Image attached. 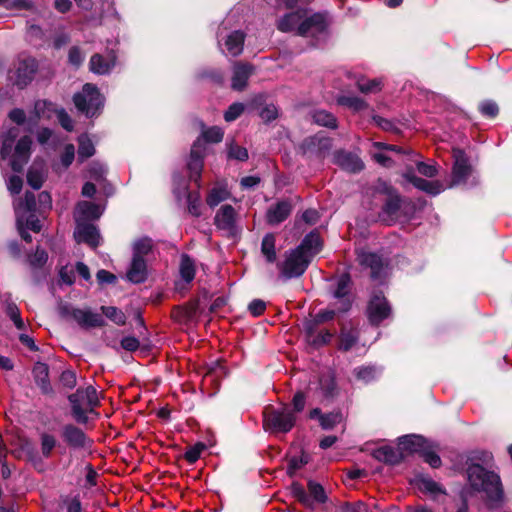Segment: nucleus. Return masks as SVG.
<instances>
[{"mask_svg": "<svg viewBox=\"0 0 512 512\" xmlns=\"http://www.w3.org/2000/svg\"><path fill=\"white\" fill-rule=\"evenodd\" d=\"M328 26V20L325 14L315 13L307 15V10L300 9L288 13L279 19L277 27L282 32L296 31L301 36H316L323 33Z\"/></svg>", "mask_w": 512, "mask_h": 512, "instance_id": "obj_1", "label": "nucleus"}, {"mask_svg": "<svg viewBox=\"0 0 512 512\" xmlns=\"http://www.w3.org/2000/svg\"><path fill=\"white\" fill-rule=\"evenodd\" d=\"M467 475L474 490L485 492L492 500H498L501 497V483L497 474L485 470L479 464H473L469 466Z\"/></svg>", "mask_w": 512, "mask_h": 512, "instance_id": "obj_2", "label": "nucleus"}, {"mask_svg": "<svg viewBox=\"0 0 512 512\" xmlns=\"http://www.w3.org/2000/svg\"><path fill=\"white\" fill-rule=\"evenodd\" d=\"M69 401L72 405L73 416L79 423H86L88 421L87 414L93 412L99 404L97 391L92 386L77 389L75 393L69 396Z\"/></svg>", "mask_w": 512, "mask_h": 512, "instance_id": "obj_3", "label": "nucleus"}, {"mask_svg": "<svg viewBox=\"0 0 512 512\" xmlns=\"http://www.w3.org/2000/svg\"><path fill=\"white\" fill-rule=\"evenodd\" d=\"M264 427L275 433H287L295 425L296 415L292 408L285 405L281 408L268 407L264 411Z\"/></svg>", "mask_w": 512, "mask_h": 512, "instance_id": "obj_4", "label": "nucleus"}, {"mask_svg": "<svg viewBox=\"0 0 512 512\" xmlns=\"http://www.w3.org/2000/svg\"><path fill=\"white\" fill-rule=\"evenodd\" d=\"M103 102V97L98 89L89 83L83 86L81 92L74 95L76 108L88 117L97 115L103 107Z\"/></svg>", "mask_w": 512, "mask_h": 512, "instance_id": "obj_5", "label": "nucleus"}, {"mask_svg": "<svg viewBox=\"0 0 512 512\" xmlns=\"http://www.w3.org/2000/svg\"><path fill=\"white\" fill-rule=\"evenodd\" d=\"M310 261L309 255L297 247L286 253L284 261L278 265V268L285 278H295L305 272Z\"/></svg>", "mask_w": 512, "mask_h": 512, "instance_id": "obj_6", "label": "nucleus"}, {"mask_svg": "<svg viewBox=\"0 0 512 512\" xmlns=\"http://www.w3.org/2000/svg\"><path fill=\"white\" fill-rule=\"evenodd\" d=\"M308 491L299 483L291 485L292 495L305 507L313 508L314 502L324 503L327 500L324 488L314 481L308 482Z\"/></svg>", "mask_w": 512, "mask_h": 512, "instance_id": "obj_7", "label": "nucleus"}, {"mask_svg": "<svg viewBox=\"0 0 512 512\" xmlns=\"http://www.w3.org/2000/svg\"><path fill=\"white\" fill-rule=\"evenodd\" d=\"M391 313V307L384 295L381 292L373 294L367 307L369 321L374 325H378L390 317Z\"/></svg>", "mask_w": 512, "mask_h": 512, "instance_id": "obj_8", "label": "nucleus"}, {"mask_svg": "<svg viewBox=\"0 0 512 512\" xmlns=\"http://www.w3.org/2000/svg\"><path fill=\"white\" fill-rule=\"evenodd\" d=\"M69 316L82 328L101 327L105 324L103 317L89 308H73Z\"/></svg>", "mask_w": 512, "mask_h": 512, "instance_id": "obj_9", "label": "nucleus"}, {"mask_svg": "<svg viewBox=\"0 0 512 512\" xmlns=\"http://www.w3.org/2000/svg\"><path fill=\"white\" fill-rule=\"evenodd\" d=\"M453 158L452 185H456L467 179L471 172V167L463 150L453 149Z\"/></svg>", "mask_w": 512, "mask_h": 512, "instance_id": "obj_10", "label": "nucleus"}, {"mask_svg": "<svg viewBox=\"0 0 512 512\" xmlns=\"http://www.w3.org/2000/svg\"><path fill=\"white\" fill-rule=\"evenodd\" d=\"M32 140L28 136L20 138L15 147V153L11 161V167L15 172H20L30 156Z\"/></svg>", "mask_w": 512, "mask_h": 512, "instance_id": "obj_11", "label": "nucleus"}, {"mask_svg": "<svg viewBox=\"0 0 512 512\" xmlns=\"http://www.w3.org/2000/svg\"><path fill=\"white\" fill-rule=\"evenodd\" d=\"M37 63L33 58H26L19 61L15 70V84L20 88L25 87L36 72Z\"/></svg>", "mask_w": 512, "mask_h": 512, "instance_id": "obj_12", "label": "nucleus"}, {"mask_svg": "<svg viewBox=\"0 0 512 512\" xmlns=\"http://www.w3.org/2000/svg\"><path fill=\"white\" fill-rule=\"evenodd\" d=\"M203 151L201 138H198L191 149L190 160L188 162V169L190 171V178L198 182L202 168H203Z\"/></svg>", "mask_w": 512, "mask_h": 512, "instance_id": "obj_13", "label": "nucleus"}, {"mask_svg": "<svg viewBox=\"0 0 512 512\" xmlns=\"http://www.w3.org/2000/svg\"><path fill=\"white\" fill-rule=\"evenodd\" d=\"M74 237L77 242H84L93 248H96L100 244L101 239L97 228L87 223H77Z\"/></svg>", "mask_w": 512, "mask_h": 512, "instance_id": "obj_14", "label": "nucleus"}, {"mask_svg": "<svg viewBox=\"0 0 512 512\" xmlns=\"http://www.w3.org/2000/svg\"><path fill=\"white\" fill-rule=\"evenodd\" d=\"M116 64V56L113 52L107 53V55L95 54L91 57L89 62L90 71L104 75L108 74Z\"/></svg>", "mask_w": 512, "mask_h": 512, "instance_id": "obj_15", "label": "nucleus"}, {"mask_svg": "<svg viewBox=\"0 0 512 512\" xmlns=\"http://www.w3.org/2000/svg\"><path fill=\"white\" fill-rule=\"evenodd\" d=\"M61 435L64 442L74 449L84 448L88 443L85 433L80 428L71 424L63 427Z\"/></svg>", "mask_w": 512, "mask_h": 512, "instance_id": "obj_16", "label": "nucleus"}, {"mask_svg": "<svg viewBox=\"0 0 512 512\" xmlns=\"http://www.w3.org/2000/svg\"><path fill=\"white\" fill-rule=\"evenodd\" d=\"M401 200L398 194L389 192L381 213L384 222L391 224L399 219Z\"/></svg>", "mask_w": 512, "mask_h": 512, "instance_id": "obj_17", "label": "nucleus"}, {"mask_svg": "<svg viewBox=\"0 0 512 512\" xmlns=\"http://www.w3.org/2000/svg\"><path fill=\"white\" fill-rule=\"evenodd\" d=\"M404 178L412 183L417 189L431 195H438L444 190L443 185L439 181H428L417 177L412 170L404 173Z\"/></svg>", "mask_w": 512, "mask_h": 512, "instance_id": "obj_18", "label": "nucleus"}, {"mask_svg": "<svg viewBox=\"0 0 512 512\" xmlns=\"http://www.w3.org/2000/svg\"><path fill=\"white\" fill-rule=\"evenodd\" d=\"M253 72L251 65L237 63L233 68L231 87L235 91H242L246 88L248 79Z\"/></svg>", "mask_w": 512, "mask_h": 512, "instance_id": "obj_19", "label": "nucleus"}, {"mask_svg": "<svg viewBox=\"0 0 512 512\" xmlns=\"http://www.w3.org/2000/svg\"><path fill=\"white\" fill-rule=\"evenodd\" d=\"M401 451L407 453H422L426 448V440L419 435H406L399 438Z\"/></svg>", "mask_w": 512, "mask_h": 512, "instance_id": "obj_20", "label": "nucleus"}, {"mask_svg": "<svg viewBox=\"0 0 512 512\" xmlns=\"http://www.w3.org/2000/svg\"><path fill=\"white\" fill-rule=\"evenodd\" d=\"M373 456L378 461H382L391 465L399 463L404 457L403 452L399 446L398 448L391 446L380 447L373 452Z\"/></svg>", "mask_w": 512, "mask_h": 512, "instance_id": "obj_21", "label": "nucleus"}, {"mask_svg": "<svg viewBox=\"0 0 512 512\" xmlns=\"http://www.w3.org/2000/svg\"><path fill=\"white\" fill-rule=\"evenodd\" d=\"M101 209L98 205L82 201L78 203L75 210V219L77 223H82L81 221L89 220V219H97L101 216Z\"/></svg>", "mask_w": 512, "mask_h": 512, "instance_id": "obj_22", "label": "nucleus"}, {"mask_svg": "<svg viewBox=\"0 0 512 512\" xmlns=\"http://www.w3.org/2000/svg\"><path fill=\"white\" fill-rule=\"evenodd\" d=\"M127 278L133 283H142L147 278V264L144 258L132 257L130 268L127 271Z\"/></svg>", "mask_w": 512, "mask_h": 512, "instance_id": "obj_23", "label": "nucleus"}, {"mask_svg": "<svg viewBox=\"0 0 512 512\" xmlns=\"http://www.w3.org/2000/svg\"><path fill=\"white\" fill-rule=\"evenodd\" d=\"M236 213L231 205L222 206L215 216V224L219 229L232 230Z\"/></svg>", "mask_w": 512, "mask_h": 512, "instance_id": "obj_24", "label": "nucleus"}, {"mask_svg": "<svg viewBox=\"0 0 512 512\" xmlns=\"http://www.w3.org/2000/svg\"><path fill=\"white\" fill-rule=\"evenodd\" d=\"M337 164L348 172H359L364 168V164L361 159L351 153L339 152L336 155Z\"/></svg>", "mask_w": 512, "mask_h": 512, "instance_id": "obj_25", "label": "nucleus"}, {"mask_svg": "<svg viewBox=\"0 0 512 512\" xmlns=\"http://www.w3.org/2000/svg\"><path fill=\"white\" fill-rule=\"evenodd\" d=\"M358 261L361 265L371 269V276L373 278L380 276L383 269V262L377 254L362 251L358 254Z\"/></svg>", "mask_w": 512, "mask_h": 512, "instance_id": "obj_26", "label": "nucleus"}, {"mask_svg": "<svg viewBox=\"0 0 512 512\" xmlns=\"http://www.w3.org/2000/svg\"><path fill=\"white\" fill-rule=\"evenodd\" d=\"M290 213L291 204L288 201H281L268 210L267 220L272 225L279 224L284 221Z\"/></svg>", "mask_w": 512, "mask_h": 512, "instance_id": "obj_27", "label": "nucleus"}, {"mask_svg": "<svg viewBox=\"0 0 512 512\" xmlns=\"http://www.w3.org/2000/svg\"><path fill=\"white\" fill-rule=\"evenodd\" d=\"M350 287V277L347 274L342 275L337 281V287L334 296L341 300L339 311H347L350 307V300L347 298Z\"/></svg>", "mask_w": 512, "mask_h": 512, "instance_id": "obj_28", "label": "nucleus"}, {"mask_svg": "<svg viewBox=\"0 0 512 512\" xmlns=\"http://www.w3.org/2000/svg\"><path fill=\"white\" fill-rule=\"evenodd\" d=\"M33 375L37 385L41 388L43 393L51 392V385L49 382V368L44 363H36L33 368Z\"/></svg>", "mask_w": 512, "mask_h": 512, "instance_id": "obj_29", "label": "nucleus"}, {"mask_svg": "<svg viewBox=\"0 0 512 512\" xmlns=\"http://www.w3.org/2000/svg\"><path fill=\"white\" fill-rule=\"evenodd\" d=\"M298 248L306 255H309V259L311 260V258L320 251L321 239L318 234L310 233L302 240Z\"/></svg>", "mask_w": 512, "mask_h": 512, "instance_id": "obj_30", "label": "nucleus"}, {"mask_svg": "<svg viewBox=\"0 0 512 512\" xmlns=\"http://www.w3.org/2000/svg\"><path fill=\"white\" fill-rule=\"evenodd\" d=\"M18 135H19V129L16 127H12L0 135V142H1L0 157L1 158L4 159L10 155L12 145H13L15 139L18 137Z\"/></svg>", "mask_w": 512, "mask_h": 512, "instance_id": "obj_31", "label": "nucleus"}, {"mask_svg": "<svg viewBox=\"0 0 512 512\" xmlns=\"http://www.w3.org/2000/svg\"><path fill=\"white\" fill-rule=\"evenodd\" d=\"M245 35L240 31H234L228 35L225 41V47L229 54L238 56L243 50Z\"/></svg>", "mask_w": 512, "mask_h": 512, "instance_id": "obj_32", "label": "nucleus"}, {"mask_svg": "<svg viewBox=\"0 0 512 512\" xmlns=\"http://www.w3.org/2000/svg\"><path fill=\"white\" fill-rule=\"evenodd\" d=\"M276 239L273 234L264 236L261 243V253L268 263H274L277 259Z\"/></svg>", "mask_w": 512, "mask_h": 512, "instance_id": "obj_33", "label": "nucleus"}, {"mask_svg": "<svg viewBox=\"0 0 512 512\" xmlns=\"http://www.w3.org/2000/svg\"><path fill=\"white\" fill-rule=\"evenodd\" d=\"M195 263L194 261L186 254L181 256L180 265H179V273L186 283H190L193 281L195 277Z\"/></svg>", "mask_w": 512, "mask_h": 512, "instance_id": "obj_34", "label": "nucleus"}, {"mask_svg": "<svg viewBox=\"0 0 512 512\" xmlns=\"http://www.w3.org/2000/svg\"><path fill=\"white\" fill-rule=\"evenodd\" d=\"M230 192L225 185H216L209 192L206 202L210 207L217 206L220 202L228 199Z\"/></svg>", "mask_w": 512, "mask_h": 512, "instance_id": "obj_35", "label": "nucleus"}, {"mask_svg": "<svg viewBox=\"0 0 512 512\" xmlns=\"http://www.w3.org/2000/svg\"><path fill=\"white\" fill-rule=\"evenodd\" d=\"M78 158L84 161L95 154V147L87 135H81L78 138Z\"/></svg>", "mask_w": 512, "mask_h": 512, "instance_id": "obj_36", "label": "nucleus"}, {"mask_svg": "<svg viewBox=\"0 0 512 512\" xmlns=\"http://www.w3.org/2000/svg\"><path fill=\"white\" fill-rule=\"evenodd\" d=\"M199 125L201 127V141L205 142H211V143H218L221 142L223 139V130L220 127L213 126L210 128H206L205 125L202 122H199Z\"/></svg>", "mask_w": 512, "mask_h": 512, "instance_id": "obj_37", "label": "nucleus"}, {"mask_svg": "<svg viewBox=\"0 0 512 512\" xmlns=\"http://www.w3.org/2000/svg\"><path fill=\"white\" fill-rule=\"evenodd\" d=\"M153 248V242L148 237H142L137 239L133 243V257L135 258H144L147 256Z\"/></svg>", "mask_w": 512, "mask_h": 512, "instance_id": "obj_38", "label": "nucleus"}, {"mask_svg": "<svg viewBox=\"0 0 512 512\" xmlns=\"http://www.w3.org/2000/svg\"><path fill=\"white\" fill-rule=\"evenodd\" d=\"M57 444L58 441L54 435L47 432L40 434V449L43 457L49 458Z\"/></svg>", "mask_w": 512, "mask_h": 512, "instance_id": "obj_39", "label": "nucleus"}, {"mask_svg": "<svg viewBox=\"0 0 512 512\" xmlns=\"http://www.w3.org/2000/svg\"><path fill=\"white\" fill-rule=\"evenodd\" d=\"M379 374V371L374 366H360L353 370V375L355 376L356 380L368 383L372 380H374L377 375Z\"/></svg>", "mask_w": 512, "mask_h": 512, "instance_id": "obj_40", "label": "nucleus"}, {"mask_svg": "<svg viewBox=\"0 0 512 512\" xmlns=\"http://www.w3.org/2000/svg\"><path fill=\"white\" fill-rule=\"evenodd\" d=\"M358 340V331L356 329H342L340 334L339 349L343 351L350 350Z\"/></svg>", "mask_w": 512, "mask_h": 512, "instance_id": "obj_41", "label": "nucleus"}, {"mask_svg": "<svg viewBox=\"0 0 512 512\" xmlns=\"http://www.w3.org/2000/svg\"><path fill=\"white\" fill-rule=\"evenodd\" d=\"M313 121L321 126L335 128L336 118L325 110H317L312 115Z\"/></svg>", "mask_w": 512, "mask_h": 512, "instance_id": "obj_42", "label": "nucleus"}, {"mask_svg": "<svg viewBox=\"0 0 512 512\" xmlns=\"http://www.w3.org/2000/svg\"><path fill=\"white\" fill-rule=\"evenodd\" d=\"M102 313L117 325H124L126 322V316L124 312L114 306H102Z\"/></svg>", "mask_w": 512, "mask_h": 512, "instance_id": "obj_43", "label": "nucleus"}, {"mask_svg": "<svg viewBox=\"0 0 512 512\" xmlns=\"http://www.w3.org/2000/svg\"><path fill=\"white\" fill-rule=\"evenodd\" d=\"M357 87L362 93H375L381 90L382 82L379 79L360 78Z\"/></svg>", "mask_w": 512, "mask_h": 512, "instance_id": "obj_44", "label": "nucleus"}, {"mask_svg": "<svg viewBox=\"0 0 512 512\" xmlns=\"http://www.w3.org/2000/svg\"><path fill=\"white\" fill-rule=\"evenodd\" d=\"M338 103L353 111H361L367 107L365 101L356 96H341L338 98Z\"/></svg>", "mask_w": 512, "mask_h": 512, "instance_id": "obj_45", "label": "nucleus"}, {"mask_svg": "<svg viewBox=\"0 0 512 512\" xmlns=\"http://www.w3.org/2000/svg\"><path fill=\"white\" fill-rule=\"evenodd\" d=\"M21 205L20 214L24 217V214L31 213L36 206L35 195L32 192H26L24 199H20L15 203V213L17 214V208Z\"/></svg>", "mask_w": 512, "mask_h": 512, "instance_id": "obj_46", "label": "nucleus"}, {"mask_svg": "<svg viewBox=\"0 0 512 512\" xmlns=\"http://www.w3.org/2000/svg\"><path fill=\"white\" fill-rule=\"evenodd\" d=\"M416 484H417V487L419 488V490L424 491V492H428L431 494H437V493L443 492L438 483H436L435 481H433L432 479L427 478V477H423V476L419 477L417 479Z\"/></svg>", "mask_w": 512, "mask_h": 512, "instance_id": "obj_47", "label": "nucleus"}, {"mask_svg": "<svg viewBox=\"0 0 512 512\" xmlns=\"http://www.w3.org/2000/svg\"><path fill=\"white\" fill-rule=\"evenodd\" d=\"M320 388L325 396H332L336 390V383L332 373L324 374L319 381Z\"/></svg>", "mask_w": 512, "mask_h": 512, "instance_id": "obj_48", "label": "nucleus"}, {"mask_svg": "<svg viewBox=\"0 0 512 512\" xmlns=\"http://www.w3.org/2000/svg\"><path fill=\"white\" fill-rule=\"evenodd\" d=\"M342 420L341 413L331 412L320 417V425L323 429L329 430L340 424Z\"/></svg>", "mask_w": 512, "mask_h": 512, "instance_id": "obj_49", "label": "nucleus"}, {"mask_svg": "<svg viewBox=\"0 0 512 512\" xmlns=\"http://www.w3.org/2000/svg\"><path fill=\"white\" fill-rule=\"evenodd\" d=\"M245 106L242 103L236 102L229 106L224 114V119L227 122L236 120L244 111Z\"/></svg>", "mask_w": 512, "mask_h": 512, "instance_id": "obj_50", "label": "nucleus"}, {"mask_svg": "<svg viewBox=\"0 0 512 512\" xmlns=\"http://www.w3.org/2000/svg\"><path fill=\"white\" fill-rule=\"evenodd\" d=\"M204 449L205 445L203 443H197L185 452L184 457L189 463H195L200 458Z\"/></svg>", "mask_w": 512, "mask_h": 512, "instance_id": "obj_51", "label": "nucleus"}, {"mask_svg": "<svg viewBox=\"0 0 512 512\" xmlns=\"http://www.w3.org/2000/svg\"><path fill=\"white\" fill-rule=\"evenodd\" d=\"M6 313L18 329L24 328V322L20 317V311L15 304H8Z\"/></svg>", "mask_w": 512, "mask_h": 512, "instance_id": "obj_52", "label": "nucleus"}, {"mask_svg": "<svg viewBox=\"0 0 512 512\" xmlns=\"http://www.w3.org/2000/svg\"><path fill=\"white\" fill-rule=\"evenodd\" d=\"M27 181L34 189H39L43 183V174L34 168H31L27 174Z\"/></svg>", "mask_w": 512, "mask_h": 512, "instance_id": "obj_53", "label": "nucleus"}, {"mask_svg": "<svg viewBox=\"0 0 512 512\" xmlns=\"http://www.w3.org/2000/svg\"><path fill=\"white\" fill-rule=\"evenodd\" d=\"M188 211L195 217L201 215V201L198 195H188Z\"/></svg>", "mask_w": 512, "mask_h": 512, "instance_id": "obj_54", "label": "nucleus"}, {"mask_svg": "<svg viewBox=\"0 0 512 512\" xmlns=\"http://www.w3.org/2000/svg\"><path fill=\"white\" fill-rule=\"evenodd\" d=\"M228 155L230 158H234L240 161H245L248 159L247 149L238 145H230Z\"/></svg>", "mask_w": 512, "mask_h": 512, "instance_id": "obj_55", "label": "nucleus"}, {"mask_svg": "<svg viewBox=\"0 0 512 512\" xmlns=\"http://www.w3.org/2000/svg\"><path fill=\"white\" fill-rule=\"evenodd\" d=\"M75 158V148H74V145L72 144H67L65 147H64V151L61 155V163L62 165L67 168L69 167L73 160Z\"/></svg>", "mask_w": 512, "mask_h": 512, "instance_id": "obj_56", "label": "nucleus"}, {"mask_svg": "<svg viewBox=\"0 0 512 512\" xmlns=\"http://www.w3.org/2000/svg\"><path fill=\"white\" fill-rule=\"evenodd\" d=\"M425 462H427L431 467L438 468L441 465L440 457L433 451L427 449V447L421 453Z\"/></svg>", "mask_w": 512, "mask_h": 512, "instance_id": "obj_57", "label": "nucleus"}, {"mask_svg": "<svg viewBox=\"0 0 512 512\" xmlns=\"http://www.w3.org/2000/svg\"><path fill=\"white\" fill-rule=\"evenodd\" d=\"M24 229H30L34 232H39L41 229L39 219L32 213H29L28 215L24 214Z\"/></svg>", "mask_w": 512, "mask_h": 512, "instance_id": "obj_58", "label": "nucleus"}, {"mask_svg": "<svg viewBox=\"0 0 512 512\" xmlns=\"http://www.w3.org/2000/svg\"><path fill=\"white\" fill-rule=\"evenodd\" d=\"M48 255L44 250L37 249L34 255L29 257V262L33 267H41L46 263Z\"/></svg>", "mask_w": 512, "mask_h": 512, "instance_id": "obj_59", "label": "nucleus"}, {"mask_svg": "<svg viewBox=\"0 0 512 512\" xmlns=\"http://www.w3.org/2000/svg\"><path fill=\"white\" fill-rule=\"evenodd\" d=\"M277 116H278V110H277L276 106L273 104L265 106L264 108H262V110L260 112V117L266 122L275 120L277 118Z\"/></svg>", "mask_w": 512, "mask_h": 512, "instance_id": "obj_60", "label": "nucleus"}, {"mask_svg": "<svg viewBox=\"0 0 512 512\" xmlns=\"http://www.w3.org/2000/svg\"><path fill=\"white\" fill-rule=\"evenodd\" d=\"M337 312H340L338 310V308L337 309H325L316 314L314 321L316 324H321L326 321H330L335 317Z\"/></svg>", "mask_w": 512, "mask_h": 512, "instance_id": "obj_61", "label": "nucleus"}, {"mask_svg": "<svg viewBox=\"0 0 512 512\" xmlns=\"http://www.w3.org/2000/svg\"><path fill=\"white\" fill-rule=\"evenodd\" d=\"M480 111L483 115L495 117L498 114V106L495 102L485 101L480 105Z\"/></svg>", "mask_w": 512, "mask_h": 512, "instance_id": "obj_62", "label": "nucleus"}, {"mask_svg": "<svg viewBox=\"0 0 512 512\" xmlns=\"http://www.w3.org/2000/svg\"><path fill=\"white\" fill-rule=\"evenodd\" d=\"M57 118H58L59 123L65 130H67V131L73 130V121L65 110L61 109V110L57 111Z\"/></svg>", "mask_w": 512, "mask_h": 512, "instance_id": "obj_63", "label": "nucleus"}, {"mask_svg": "<svg viewBox=\"0 0 512 512\" xmlns=\"http://www.w3.org/2000/svg\"><path fill=\"white\" fill-rule=\"evenodd\" d=\"M416 166L418 172L426 177L431 178L437 174V168L435 165L418 162Z\"/></svg>", "mask_w": 512, "mask_h": 512, "instance_id": "obj_64", "label": "nucleus"}]
</instances>
